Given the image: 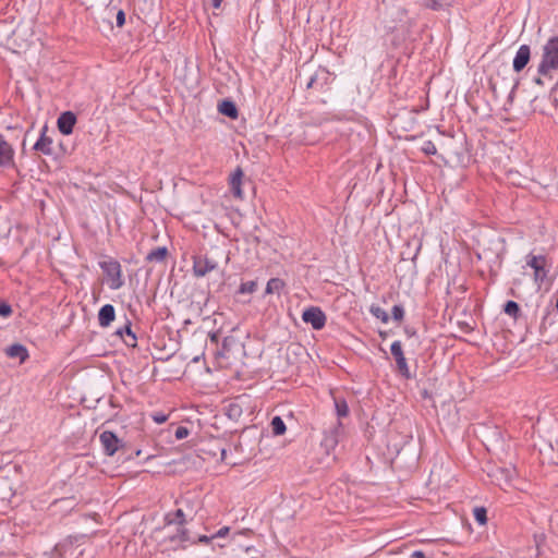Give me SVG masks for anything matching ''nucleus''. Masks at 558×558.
<instances>
[{
  "label": "nucleus",
  "mask_w": 558,
  "mask_h": 558,
  "mask_svg": "<svg viewBox=\"0 0 558 558\" xmlns=\"http://www.w3.org/2000/svg\"><path fill=\"white\" fill-rule=\"evenodd\" d=\"M185 514L182 509L166 515V523L156 531V538L166 549L177 550L185 548L191 542L189 530L185 527Z\"/></svg>",
  "instance_id": "obj_1"
},
{
  "label": "nucleus",
  "mask_w": 558,
  "mask_h": 558,
  "mask_svg": "<svg viewBox=\"0 0 558 558\" xmlns=\"http://www.w3.org/2000/svg\"><path fill=\"white\" fill-rule=\"evenodd\" d=\"M558 70V36L550 37L542 49V59L538 64V73L547 76L551 71Z\"/></svg>",
  "instance_id": "obj_2"
},
{
  "label": "nucleus",
  "mask_w": 558,
  "mask_h": 558,
  "mask_svg": "<svg viewBox=\"0 0 558 558\" xmlns=\"http://www.w3.org/2000/svg\"><path fill=\"white\" fill-rule=\"evenodd\" d=\"M99 267L105 274L106 282L111 290H118L124 284L122 267L117 259L108 257L99 262Z\"/></svg>",
  "instance_id": "obj_3"
},
{
  "label": "nucleus",
  "mask_w": 558,
  "mask_h": 558,
  "mask_svg": "<svg viewBox=\"0 0 558 558\" xmlns=\"http://www.w3.org/2000/svg\"><path fill=\"white\" fill-rule=\"evenodd\" d=\"M217 268V262L206 255H197L193 257V275L196 278L205 277L207 274Z\"/></svg>",
  "instance_id": "obj_4"
},
{
  "label": "nucleus",
  "mask_w": 558,
  "mask_h": 558,
  "mask_svg": "<svg viewBox=\"0 0 558 558\" xmlns=\"http://www.w3.org/2000/svg\"><path fill=\"white\" fill-rule=\"evenodd\" d=\"M302 319L315 330L323 329L327 320L325 313L316 306L306 308L302 314Z\"/></svg>",
  "instance_id": "obj_5"
},
{
  "label": "nucleus",
  "mask_w": 558,
  "mask_h": 558,
  "mask_svg": "<svg viewBox=\"0 0 558 558\" xmlns=\"http://www.w3.org/2000/svg\"><path fill=\"white\" fill-rule=\"evenodd\" d=\"M526 264L534 270V280L536 282H542L547 276L548 262L546 256L530 255Z\"/></svg>",
  "instance_id": "obj_6"
},
{
  "label": "nucleus",
  "mask_w": 558,
  "mask_h": 558,
  "mask_svg": "<svg viewBox=\"0 0 558 558\" xmlns=\"http://www.w3.org/2000/svg\"><path fill=\"white\" fill-rule=\"evenodd\" d=\"M100 444L107 456H113L120 448L121 440L112 432L105 430L99 436Z\"/></svg>",
  "instance_id": "obj_7"
},
{
  "label": "nucleus",
  "mask_w": 558,
  "mask_h": 558,
  "mask_svg": "<svg viewBox=\"0 0 558 558\" xmlns=\"http://www.w3.org/2000/svg\"><path fill=\"white\" fill-rule=\"evenodd\" d=\"M391 354L396 360L399 372L405 377H410V369L407 363V359L403 354L402 344L400 341H395L391 344Z\"/></svg>",
  "instance_id": "obj_8"
},
{
  "label": "nucleus",
  "mask_w": 558,
  "mask_h": 558,
  "mask_svg": "<svg viewBox=\"0 0 558 558\" xmlns=\"http://www.w3.org/2000/svg\"><path fill=\"white\" fill-rule=\"evenodd\" d=\"M243 170L241 168H236L229 177V186L236 199L242 201L244 198V192L242 190L243 183Z\"/></svg>",
  "instance_id": "obj_9"
},
{
  "label": "nucleus",
  "mask_w": 558,
  "mask_h": 558,
  "mask_svg": "<svg viewBox=\"0 0 558 558\" xmlns=\"http://www.w3.org/2000/svg\"><path fill=\"white\" fill-rule=\"evenodd\" d=\"M14 148L0 135V167H9L14 163Z\"/></svg>",
  "instance_id": "obj_10"
},
{
  "label": "nucleus",
  "mask_w": 558,
  "mask_h": 558,
  "mask_svg": "<svg viewBox=\"0 0 558 558\" xmlns=\"http://www.w3.org/2000/svg\"><path fill=\"white\" fill-rule=\"evenodd\" d=\"M75 123L76 117L71 111L61 113L57 121L58 129L63 135H70L73 132Z\"/></svg>",
  "instance_id": "obj_11"
},
{
  "label": "nucleus",
  "mask_w": 558,
  "mask_h": 558,
  "mask_svg": "<svg viewBox=\"0 0 558 558\" xmlns=\"http://www.w3.org/2000/svg\"><path fill=\"white\" fill-rule=\"evenodd\" d=\"M530 58H531L530 47L527 45L520 46L514 56V59H513V70L515 72H521L529 63Z\"/></svg>",
  "instance_id": "obj_12"
},
{
  "label": "nucleus",
  "mask_w": 558,
  "mask_h": 558,
  "mask_svg": "<svg viewBox=\"0 0 558 558\" xmlns=\"http://www.w3.org/2000/svg\"><path fill=\"white\" fill-rule=\"evenodd\" d=\"M116 318V310L113 305L106 304L98 312V323L101 327L107 328Z\"/></svg>",
  "instance_id": "obj_13"
},
{
  "label": "nucleus",
  "mask_w": 558,
  "mask_h": 558,
  "mask_svg": "<svg viewBox=\"0 0 558 558\" xmlns=\"http://www.w3.org/2000/svg\"><path fill=\"white\" fill-rule=\"evenodd\" d=\"M5 354L12 359H14V357L20 359L21 363L25 362L26 359L28 357L27 349L24 345L19 344V343L8 347L5 349Z\"/></svg>",
  "instance_id": "obj_14"
},
{
  "label": "nucleus",
  "mask_w": 558,
  "mask_h": 558,
  "mask_svg": "<svg viewBox=\"0 0 558 558\" xmlns=\"http://www.w3.org/2000/svg\"><path fill=\"white\" fill-rule=\"evenodd\" d=\"M218 111H219V113H221L228 118H231V119H236L239 116L236 106L231 100H222L221 102H219Z\"/></svg>",
  "instance_id": "obj_15"
},
{
  "label": "nucleus",
  "mask_w": 558,
  "mask_h": 558,
  "mask_svg": "<svg viewBox=\"0 0 558 558\" xmlns=\"http://www.w3.org/2000/svg\"><path fill=\"white\" fill-rule=\"evenodd\" d=\"M51 144L52 141L49 137L41 135L39 140L35 143L34 148L38 151H41L45 155H49L51 154Z\"/></svg>",
  "instance_id": "obj_16"
},
{
  "label": "nucleus",
  "mask_w": 558,
  "mask_h": 558,
  "mask_svg": "<svg viewBox=\"0 0 558 558\" xmlns=\"http://www.w3.org/2000/svg\"><path fill=\"white\" fill-rule=\"evenodd\" d=\"M270 425H271L274 435L280 436L286 433L287 427H286L283 420L280 416H275L271 420Z\"/></svg>",
  "instance_id": "obj_17"
},
{
  "label": "nucleus",
  "mask_w": 558,
  "mask_h": 558,
  "mask_svg": "<svg viewBox=\"0 0 558 558\" xmlns=\"http://www.w3.org/2000/svg\"><path fill=\"white\" fill-rule=\"evenodd\" d=\"M284 287V282L279 278H271L266 286V293L272 294L279 292Z\"/></svg>",
  "instance_id": "obj_18"
},
{
  "label": "nucleus",
  "mask_w": 558,
  "mask_h": 558,
  "mask_svg": "<svg viewBox=\"0 0 558 558\" xmlns=\"http://www.w3.org/2000/svg\"><path fill=\"white\" fill-rule=\"evenodd\" d=\"M369 312L374 317L379 319L381 323L387 324L389 322V316H388L387 312L384 308H381L380 306L373 304L369 307Z\"/></svg>",
  "instance_id": "obj_19"
},
{
  "label": "nucleus",
  "mask_w": 558,
  "mask_h": 558,
  "mask_svg": "<svg viewBox=\"0 0 558 558\" xmlns=\"http://www.w3.org/2000/svg\"><path fill=\"white\" fill-rule=\"evenodd\" d=\"M335 408L339 417H345L349 414V407L344 399L335 398Z\"/></svg>",
  "instance_id": "obj_20"
},
{
  "label": "nucleus",
  "mask_w": 558,
  "mask_h": 558,
  "mask_svg": "<svg viewBox=\"0 0 558 558\" xmlns=\"http://www.w3.org/2000/svg\"><path fill=\"white\" fill-rule=\"evenodd\" d=\"M473 517L481 525H485L487 523V511L484 507H476L473 510Z\"/></svg>",
  "instance_id": "obj_21"
},
{
  "label": "nucleus",
  "mask_w": 558,
  "mask_h": 558,
  "mask_svg": "<svg viewBox=\"0 0 558 558\" xmlns=\"http://www.w3.org/2000/svg\"><path fill=\"white\" fill-rule=\"evenodd\" d=\"M257 289V282L252 280V281H246V282H243L241 283L240 288H239V293L240 294H251V293H254Z\"/></svg>",
  "instance_id": "obj_22"
},
{
  "label": "nucleus",
  "mask_w": 558,
  "mask_h": 558,
  "mask_svg": "<svg viewBox=\"0 0 558 558\" xmlns=\"http://www.w3.org/2000/svg\"><path fill=\"white\" fill-rule=\"evenodd\" d=\"M167 255V248L166 247H158L157 250H154L151 251L148 256H147V259L149 260H162L165 259Z\"/></svg>",
  "instance_id": "obj_23"
},
{
  "label": "nucleus",
  "mask_w": 558,
  "mask_h": 558,
  "mask_svg": "<svg viewBox=\"0 0 558 558\" xmlns=\"http://www.w3.org/2000/svg\"><path fill=\"white\" fill-rule=\"evenodd\" d=\"M505 313L508 314L509 316H512V317H517L519 312H520V307L518 305L517 302L514 301H508L505 305V308H504Z\"/></svg>",
  "instance_id": "obj_24"
},
{
  "label": "nucleus",
  "mask_w": 558,
  "mask_h": 558,
  "mask_svg": "<svg viewBox=\"0 0 558 558\" xmlns=\"http://www.w3.org/2000/svg\"><path fill=\"white\" fill-rule=\"evenodd\" d=\"M421 149L426 155H435L437 153L436 145L432 141H425Z\"/></svg>",
  "instance_id": "obj_25"
},
{
  "label": "nucleus",
  "mask_w": 558,
  "mask_h": 558,
  "mask_svg": "<svg viewBox=\"0 0 558 558\" xmlns=\"http://www.w3.org/2000/svg\"><path fill=\"white\" fill-rule=\"evenodd\" d=\"M452 0H426V4L434 9L442 8L449 5Z\"/></svg>",
  "instance_id": "obj_26"
},
{
  "label": "nucleus",
  "mask_w": 558,
  "mask_h": 558,
  "mask_svg": "<svg viewBox=\"0 0 558 558\" xmlns=\"http://www.w3.org/2000/svg\"><path fill=\"white\" fill-rule=\"evenodd\" d=\"M391 313L395 320L401 322L404 317V310L401 305H395Z\"/></svg>",
  "instance_id": "obj_27"
},
{
  "label": "nucleus",
  "mask_w": 558,
  "mask_h": 558,
  "mask_svg": "<svg viewBox=\"0 0 558 558\" xmlns=\"http://www.w3.org/2000/svg\"><path fill=\"white\" fill-rule=\"evenodd\" d=\"M124 331L126 333V336L130 338V339H124V342L128 344V345H132L134 347L135 345V342H136V337L135 335L132 332L131 328L129 326H126L124 328Z\"/></svg>",
  "instance_id": "obj_28"
},
{
  "label": "nucleus",
  "mask_w": 558,
  "mask_h": 558,
  "mask_svg": "<svg viewBox=\"0 0 558 558\" xmlns=\"http://www.w3.org/2000/svg\"><path fill=\"white\" fill-rule=\"evenodd\" d=\"M175 438L181 440V439H184L186 438L189 435H190V430L189 428L184 427V426H179L175 430Z\"/></svg>",
  "instance_id": "obj_29"
},
{
  "label": "nucleus",
  "mask_w": 558,
  "mask_h": 558,
  "mask_svg": "<svg viewBox=\"0 0 558 558\" xmlns=\"http://www.w3.org/2000/svg\"><path fill=\"white\" fill-rule=\"evenodd\" d=\"M151 418L155 423L157 424H163L165 422L168 421V415L167 414H163L161 412H158V413H154L151 415Z\"/></svg>",
  "instance_id": "obj_30"
},
{
  "label": "nucleus",
  "mask_w": 558,
  "mask_h": 558,
  "mask_svg": "<svg viewBox=\"0 0 558 558\" xmlns=\"http://www.w3.org/2000/svg\"><path fill=\"white\" fill-rule=\"evenodd\" d=\"M12 314V308L7 303H0V316L8 317Z\"/></svg>",
  "instance_id": "obj_31"
},
{
  "label": "nucleus",
  "mask_w": 558,
  "mask_h": 558,
  "mask_svg": "<svg viewBox=\"0 0 558 558\" xmlns=\"http://www.w3.org/2000/svg\"><path fill=\"white\" fill-rule=\"evenodd\" d=\"M230 529L228 526H223L217 531L215 535L211 536V538H221L228 535Z\"/></svg>",
  "instance_id": "obj_32"
},
{
  "label": "nucleus",
  "mask_w": 558,
  "mask_h": 558,
  "mask_svg": "<svg viewBox=\"0 0 558 558\" xmlns=\"http://www.w3.org/2000/svg\"><path fill=\"white\" fill-rule=\"evenodd\" d=\"M125 23V14L122 10H120L117 14V24L119 27L123 26Z\"/></svg>",
  "instance_id": "obj_33"
},
{
  "label": "nucleus",
  "mask_w": 558,
  "mask_h": 558,
  "mask_svg": "<svg viewBox=\"0 0 558 558\" xmlns=\"http://www.w3.org/2000/svg\"><path fill=\"white\" fill-rule=\"evenodd\" d=\"M213 538L206 535H202L198 537L197 542L203 544H209Z\"/></svg>",
  "instance_id": "obj_34"
},
{
  "label": "nucleus",
  "mask_w": 558,
  "mask_h": 558,
  "mask_svg": "<svg viewBox=\"0 0 558 558\" xmlns=\"http://www.w3.org/2000/svg\"><path fill=\"white\" fill-rule=\"evenodd\" d=\"M211 2V5L215 8V9H219L223 2V0H210Z\"/></svg>",
  "instance_id": "obj_35"
},
{
  "label": "nucleus",
  "mask_w": 558,
  "mask_h": 558,
  "mask_svg": "<svg viewBox=\"0 0 558 558\" xmlns=\"http://www.w3.org/2000/svg\"><path fill=\"white\" fill-rule=\"evenodd\" d=\"M534 82H535V84H537V85H541V86H543V85H544V82H543V80H542L541 77H536V78L534 80Z\"/></svg>",
  "instance_id": "obj_36"
},
{
  "label": "nucleus",
  "mask_w": 558,
  "mask_h": 558,
  "mask_svg": "<svg viewBox=\"0 0 558 558\" xmlns=\"http://www.w3.org/2000/svg\"><path fill=\"white\" fill-rule=\"evenodd\" d=\"M118 333L123 337V330H119Z\"/></svg>",
  "instance_id": "obj_37"
},
{
  "label": "nucleus",
  "mask_w": 558,
  "mask_h": 558,
  "mask_svg": "<svg viewBox=\"0 0 558 558\" xmlns=\"http://www.w3.org/2000/svg\"><path fill=\"white\" fill-rule=\"evenodd\" d=\"M335 444H336V440H333V439H332V440H331V446L333 447V446H335Z\"/></svg>",
  "instance_id": "obj_38"
},
{
  "label": "nucleus",
  "mask_w": 558,
  "mask_h": 558,
  "mask_svg": "<svg viewBox=\"0 0 558 558\" xmlns=\"http://www.w3.org/2000/svg\"><path fill=\"white\" fill-rule=\"evenodd\" d=\"M556 308L558 310V298H557V301H556Z\"/></svg>",
  "instance_id": "obj_39"
}]
</instances>
